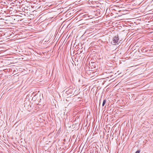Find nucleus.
Segmentation results:
<instances>
[{
  "instance_id": "obj_1",
  "label": "nucleus",
  "mask_w": 153,
  "mask_h": 153,
  "mask_svg": "<svg viewBox=\"0 0 153 153\" xmlns=\"http://www.w3.org/2000/svg\"><path fill=\"white\" fill-rule=\"evenodd\" d=\"M119 40L118 36H115L113 38L112 41L111 42V44L114 45L118 44L119 42H120Z\"/></svg>"
},
{
  "instance_id": "obj_3",
  "label": "nucleus",
  "mask_w": 153,
  "mask_h": 153,
  "mask_svg": "<svg viewBox=\"0 0 153 153\" xmlns=\"http://www.w3.org/2000/svg\"><path fill=\"white\" fill-rule=\"evenodd\" d=\"M140 150H137L135 153H140Z\"/></svg>"
},
{
  "instance_id": "obj_2",
  "label": "nucleus",
  "mask_w": 153,
  "mask_h": 153,
  "mask_svg": "<svg viewBox=\"0 0 153 153\" xmlns=\"http://www.w3.org/2000/svg\"><path fill=\"white\" fill-rule=\"evenodd\" d=\"M106 100H103V103H102V106H103L104 105L105 103H106Z\"/></svg>"
}]
</instances>
